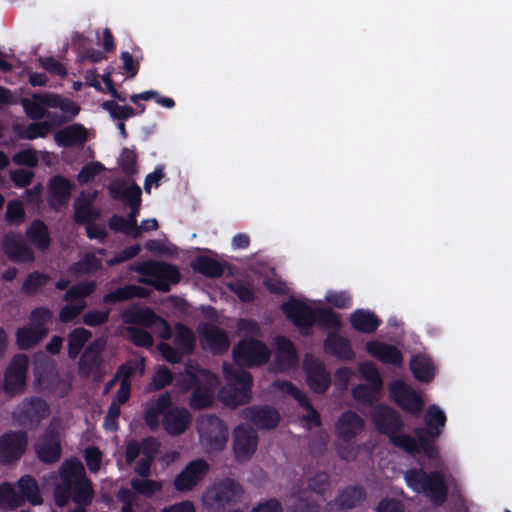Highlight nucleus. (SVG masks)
Returning <instances> with one entry per match:
<instances>
[{
	"mask_svg": "<svg viewBox=\"0 0 512 512\" xmlns=\"http://www.w3.org/2000/svg\"><path fill=\"white\" fill-rule=\"evenodd\" d=\"M54 502L63 508L70 500L75 504H91L94 496L92 482L79 460H67L59 469V482L54 487Z\"/></svg>",
	"mask_w": 512,
	"mask_h": 512,
	"instance_id": "obj_1",
	"label": "nucleus"
},
{
	"mask_svg": "<svg viewBox=\"0 0 512 512\" xmlns=\"http://www.w3.org/2000/svg\"><path fill=\"white\" fill-rule=\"evenodd\" d=\"M404 479L410 489L423 493L435 506H441L447 500L448 487L444 475L439 471L410 468L404 473Z\"/></svg>",
	"mask_w": 512,
	"mask_h": 512,
	"instance_id": "obj_2",
	"label": "nucleus"
},
{
	"mask_svg": "<svg viewBox=\"0 0 512 512\" xmlns=\"http://www.w3.org/2000/svg\"><path fill=\"white\" fill-rule=\"evenodd\" d=\"M223 372L228 383L218 392L220 401L230 408L247 404L251 399V373L240 368L234 369L226 363Z\"/></svg>",
	"mask_w": 512,
	"mask_h": 512,
	"instance_id": "obj_3",
	"label": "nucleus"
},
{
	"mask_svg": "<svg viewBox=\"0 0 512 512\" xmlns=\"http://www.w3.org/2000/svg\"><path fill=\"white\" fill-rule=\"evenodd\" d=\"M135 272L146 277L140 278L139 282L152 286L155 290L163 293L170 291L171 284L180 281L181 274L175 265L161 261H146L137 264L132 268Z\"/></svg>",
	"mask_w": 512,
	"mask_h": 512,
	"instance_id": "obj_4",
	"label": "nucleus"
},
{
	"mask_svg": "<svg viewBox=\"0 0 512 512\" xmlns=\"http://www.w3.org/2000/svg\"><path fill=\"white\" fill-rule=\"evenodd\" d=\"M173 345L166 342H160L157 350L163 359L170 364H179L184 357L194 354L197 345V339L193 330L182 322L174 325Z\"/></svg>",
	"mask_w": 512,
	"mask_h": 512,
	"instance_id": "obj_5",
	"label": "nucleus"
},
{
	"mask_svg": "<svg viewBox=\"0 0 512 512\" xmlns=\"http://www.w3.org/2000/svg\"><path fill=\"white\" fill-rule=\"evenodd\" d=\"M243 487L232 478H224L215 482L203 494V505L210 512H217L232 507L241 501Z\"/></svg>",
	"mask_w": 512,
	"mask_h": 512,
	"instance_id": "obj_6",
	"label": "nucleus"
},
{
	"mask_svg": "<svg viewBox=\"0 0 512 512\" xmlns=\"http://www.w3.org/2000/svg\"><path fill=\"white\" fill-rule=\"evenodd\" d=\"M379 433L386 435L389 442L403 450L407 454L416 455L422 453L419 438L404 432L403 418H371Z\"/></svg>",
	"mask_w": 512,
	"mask_h": 512,
	"instance_id": "obj_7",
	"label": "nucleus"
},
{
	"mask_svg": "<svg viewBox=\"0 0 512 512\" xmlns=\"http://www.w3.org/2000/svg\"><path fill=\"white\" fill-rule=\"evenodd\" d=\"M106 344V340L99 337L84 348L78 361V374L81 377L100 381L107 374L104 359Z\"/></svg>",
	"mask_w": 512,
	"mask_h": 512,
	"instance_id": "obj_8",
	"label": "nucleus"
},
{
	"mask_svg": "<svg viewBox=\"0 0 512 512\" xmlns=\"http://www.w3.org/2000/svg\"><path fill=\"white\" fill-rule=\"evenodd\" d=\"M197 430L201 445L207 453L224 450L229 430L222 418H198Z\"/></svg>",
	"mask_w": 512,
	"mask_h": 512,
	"instance_id": "obj_9",
	"label": "nucleus"
},
{
	"mask_svg": "<svg viewBox=\"0 0 512 512\" xmlns=\"http://www.w3.org/2000/svg\"><path fill=\"white\" fill-rule=\"evenodd\" d=\"M364 426V418H338L335 425L336 436L339 440L336 451L341 459L346 461L356 459L359 450L351 444V441L363 430Z\"/></svg>",
	"mask_w": 512,
	"mask_h": 512,
	"instance_id": "obj_10",
	"label": "nucleus"
},
{
	"mask_svg": "<svg viewBox=\"0 0 512 512\" xmlns=\"http://www.w3.org/2000/svg\"><path fill=\"white\" fill-rule=\"evenodd\" d=\"M234 361L239 366L258 367L268 362L270 358V350L260 340L255 338H245L234 346Z\"/></svg>",
	"mask_w": 512,
	"mask_h": 512,
	"instance_id": "obj_11",
	"label": "nucleus"
},
{
	"mask_svg": "<svg viewBox=\"0 0 512 512\" xmlns=\"http://www.w3.org/2000/svg\"><path fill=\"white\" fill-rule=\"evenodd\" d=\"M316 308L294 297H290L280 307L285 317L305 336L310 335L315 325Z\"/></svg>",
	"mask_w": 512,
	"mask_h": 512,
	"instance_id": "obj_12",
	"label": "nucleus"
},
{
	"mask_svg": "<svg viewBox=\"0 0 512 512\" xmlns=\"http://www.w3.org/2000/svg\"><path fill=\"white\" fill-rule=\"evenodd\" d=\"M424 419L426 420L425 427L416 428L415 436L419 438L423 455L429 460H436L440 455L436 439L440 436L447 418Z\"/></svg>",
	"mask_w": 512,
	"mask_h": 512,
	"instance_id": "obj_13",
	"label": "nucleus"
},
{
	"mask_svg": "<svg viewBox=\"0 0 512 512\" xmlns=\"http://www.w3.org/2000/svg\"><path fill=\"white\" fill-rule=\"evenodd\" d=\"M28 367L29 360L24 354H17L11 359L4 373L3 389L6 393L17 394L23 392Z\"/></svg>",
	"mask_w": 512,
	"mask_h": 512,
	"instance_id": "obj_14",
	"label": "nucleus"
},
{
	"mask_svg": "<svg viewBox=\"0 0 512 512\" xmlns=\"http://www.w3.org/2000/svg\"><path fill=\"white\" fill-rule=\"evenodd\" d=\"M389 391L391 398L399 407L414 416H419L424 402L417 391L401 380L393 381L390 384Z\"/></svg>",
	"mask_w": 512,
	"mask_h": 512,
	"instance_id": "obj_15",
	"label": "nucleus"
},
{
	"mask_svg": "<svg viewBox=\"0 0 512 512\" xmlns=\"http://www.w3.org/2000/svg\"><path fill=\"white\" fill-rule=\"evenodd\" d=\"M28 443L24 431H10L0 437V463L10 464L21 458Z\"/></svg>",
	"mask_w": 512,
	"mask_h": 512,
	"instance_id": "obj_16",
	"label": "nucleus"
},
{
	"mask_svg": "<svg viewBox=\"0 0 512 512\" xmlns=\"http://www.w3.org/2000/svg\"><path fill=\"white\" fill-rule=\"evenodd\" d=\"M59 418H53V421ZM37 457L45 463L57 462L61 456L60 434L52 422L35 444Z\"/></svg>",
	"mask_w": 512,
	"mask_h": 512,
	"instance_id": "obj_17",
	"label": "nucleus"
},
{
	"mask_svg": "<svg viewBox=\"0 0 512 512\" xmlns=\"http://www.w3.org/2000/svg\"><path fill=\"white\" fill-rule=\"evenodd\" d=\"M303 368L310 389L317 394H324L331 385V376L325 365L311 356L304 359Z\"/></svg>",
	"mask_w": 512,
	"mask_h": 512,
	"instance_id": "obj_18",
	"label": "nucleus"
},
{
	"mask_svg": "<svg viewBox=\"0 0 512 512\" xmlns=\"http://www.w3.org/2000/svg\"><path fill=\"white\" fill-rule=\"evenodd\" d=\"M1 245L4 254L15 263H28L35 259L33 250L19 233L7 232L3 236Z\"/></svg>",
	"mask_w": 512,
	"mask_h": 512,
	"instance_id": "obj_19",
	"label": "nucleus"
},
{
	"mask_svg": "<svg viewBox=\"0 0 512 512\" xmlns=\"http://www.w3.org/2000/svg\"><path fill=\"white\" fill-rule=\"evenodd\" d=\"M209 469L210 466L204 459H196L189 462L175 477V489L180 492L192 490L204 478Z\"/></svg>",
	"mask_w": 512,
	"mask_h": 512,
	"instance_id": "obj_20",
	"label": "nucleus"
},
{
	"mask_svg": "<svg viewBox=\"0 0 512 512\" xmlns=\"http://www.w3.org/2000/svg\"><path fill=\"white\" fill-rule=\"evenodd\" d=\"M258 435L252 428L238 425L233 431V451L238 461H247L255 453Z\"/></svg>",
	"mask_w": 512,
	"mask_h": 512,
	"instance_id": "obj_21",
	"label": "nucleus"
},
{
	"mask_svg": "<svg viewBox=\"0 0 512 512\" xmlns=\"http://www.w3.org/2000/svg\"><path fill=\"white\" fill-rule=\"evenodd\" d=\"M200 343L215 354H222L229 348L230 341L226 331L214 324L205 323L199 327Z\"/></svg>",
	"mask_w": 512,
	"mask_h": 512,
	"instance_id": "obj_22",
	"label": "nucleus"
},
{
	"mask_svg": "<svg viewBox=\"0 0 512 512\" xmlns=\"http://www.w3.org/2000/svg\"><path fill=\"white\" fill-rule=\"evenodd\" d=\"M75 185L66 177L62 175H54L48 182V204L55 210L59 211L60 208L66 205L71 197V192Z\"/></svg>",
	"mask_w": 512,
	"mask_h": 512,
	"instance_id": "obj_23",
	"label": "nucleus"
},
{
	"mask_svg": "<svg viewBox=\"0 0 512 512\" xmlns=\"http://www.w3.org/2000/svg\"><path fill=\"white\" fill-rule=\"evenodd\" d=\"M109 195L116 201H121L125 206L141 204L142 190L136 184L130 186L122 179L113 180L108 186Z\"/></svg>",
	"mask_w": 512,
	"mask_h": 512,
	"instance_id": "obj_24",
	"label": "nucleus"
},
{
	"mask_svg": "<svg viewBox=\"0 0 512 512\" xmlns=\"http://www.w3.org/2000/svg\"><path fill=\"white\" fill-rule=\"evenodd\" d=\"M323 349L326 354L339 360L352 361L355 358L350 341L337 332H328L323 342Z\"/></svg>",
	"mask_w": 512,
	"mask_h": 512,
	"instance_id": "obj_25",
	"label": "nucleus"
},
{
	"mask_svg": "<svg viewBox=\"0 0 512 512\" xmlns=\"http://www.w3.org/2000/svg\"><path fill=\"white\" fill-rule=\"evenodd\" d=\"M365 348L370 356L384 364L400 366L403 362L402 352L392 344L369 341L366 343Z\"/></svg>",
	"mask_w": 512,
	"mask_h": 512,
	"instance_id": "obj_26",
	"label": "nucleus"
},
{
	"mask_svg": "<svg viewBox=\"0 0 512 512\" xmlns=\"http://www.w3.org/2000/svg\"><path fill=\"white\" fill-rule=\"evenodd\" d=\"M301 421V424L309 430L313 428H319V430L315 433H311L308 448L309 452L313 456L322 455L329 441V434L326 430L321 429L322 426V418H298Z\"/></svg>",
	"mask_w": 512,
	"mask_h": 512,
	"instance_id": "obj_27",
	"label": "nucleus"
},
{
	"mask_svg": "<svg viewBox=\"0 0 512 512\" xmlns=\"http://www.w3.org/2000/svg\"><path fill=\"white\" fill-rule=\"evenodd\" d=\"M96 193L86 195L82 192L74 201V215L75 223L79 225H86L100 217V211L93 207V201Z\"/></svg>",
	"mask_w": 512,
	"mask_h": 512,
	"instance_id": "obj_28",
	"label": "nucleus"
},
{
	"mask_svg": "<svg viewBox=\"0 0 512 512\" xmlns=\"http://www.w3.org/2000/svg\"><path fill=\"white\" fill-rule=\"evenodd\" d=\"M122 320L128 325H139L145 328L157 326L159 316L150 307L132 306L121 314Z\"/></svg>",
	"mask_w": 512,
	"mask_h": 512,
	"instance_id": "obj_29",
	"label": "nucleus"
},
{
	"mask_svg": "<svg viewBox=\"0 0 512 512\" xmlns=\"http://www.w3.org/2000/svg\"><path fill=\"white\" fill-rule=\"evenodd\" d=\"M54 139L60 147L82 146L87 140V131L82 124L75 123L57 131Z\"/></svg>",
	"mask_w": 512,
	"mask_h": 512,
	"instance_id": "obj_30",
	"label": "nucleus"
},
{
	"mask_svg": "<svg viewBox=\"0 0 512 512\" xmlns=\"http://www.w3.org/2000/svg\"><path fill=\"white\" fill-rule=\"evenodd\" d=\"M351 327L365 334L374 333L382 324L381 319L372 311L357 309L349 317Z\"/></svg>",
	"mask_w": 512,
	"mask_h": 512,
	"instance_id": "obj_31",
	"label": "nucleus"
},
{
	"mask_svg": "<svg viewBox=\"0 0 512 512\" xmlns=\"http://www.w3.org/2000/svg\"><path fill=\"white\" fill-rule=\"evenodd\" d=\"M410 370L420 382L429 383L435 376V365L432 359L425 354H416L410 359Z\"/></svg>",
	"mask_w": 512,
	"mask_h": 512,
	"instance_id": "obj_32",
	"label": "nucleus"
},
{
	"mask_svg": "<svg viewBox=\"0 0 512 512\" xmlns=\"http://www.w3.org/2000/svg\"><path fill=\"white\" fill-rule=\"evenodd\" d=\"M150 295V290L134 284H127L118 287L103 296V302L106 304L126 301L133 298H146Z\"/></svg>",
	"mask_w": 512,
	"mask_h": 512,
	"instance_id": "obj_33",
	"label": "nucleus"
},
{
	"mask_svg": "<svg viewBox=\"0 0 512 512\" xmlns=\"http://www.w3.org/2000/svg\"><path fill=\"white\" fill-rule=\"evenodd\" d=\"M365 499L366 491L363 487L350 485L338 492L334 502L340 509H353L359 506Z\"/></svg>",
	"mask_w": 512,
	"mask_h": 512,
	"instance_id": "obj_34",
	"label": "nucleus"
},
{
	"mask_svg": "<svg viewBox=\"0 0 512 512\" xmlns=\"http://www.w3.org/2000/svg\"><path fill=\"white\" fill-rule=\"evenodd\" d=\"M48 332V328H35L33 325L27 324L18 328L16 332L17 345L22 350L30 349L45 338Z\"/></svg>",
	"mask_w": 512,
	"mask_h": 512,
	"instance_id": "obj_35",
	"label": "nucleus"
},
{
	"mask_svg": "<svg viewBox=\"0 0 512 512\" xmlns=\"http://www.w3.org/2000/svg\"><path fill=\"white\" fill-rule=\"evenodd\" d=\"M17 486L19 489L18 495L22 497V504L28 501L32 505H40L43 502L42 495L39 490L38 483L31 475L22 476Z\"/></svg>",
	"mask_w": 512,
	"mask_h": 512,
	"instance_id": "obj_36",
	"label": "nucleus"
},
{
	"mask_svg": "<svg viewBox=\"0 0 512 512\" xmlns=\"http://www.w3.org/2000/svg\"><path fill=\"white\" fill-rule=\"evenodd\" d=\"M26 236L38 249L42 251H45L50 247L51 239L48 227L42 220H33L26 230Z\"/></svg>",
	"mask_w": 512,
	"mask_h": 512,
	"instance_id": "obj_37",
	"label": "nucleus"
},
{
	"mask_svg": "<svg viewBox=\"0 0 512 512\" xmlns=\"http://www.w3.org/2000/svg\"><path fill=\"white\" fill-rule=\"evenodd\" d=\"M275 385L284 393L292 396L297 403L308 413L307 416H320L315 410L313 405L310 403L309 398L301 389L295 386L290 381H276Z\"/></svg>",
	"mask_w": 512,
	"mask_h": 512,
	"instance_id": "obj_38",
	"label": "nucleus"
},
{
	"mask_svg": "<svg viewBox=\"0 0 512 512\" xmlns=\"http://www.w3.org/2000/svg\"><path fill=\"white\" fill-rule=\"evenodd\" d=\"M171 404L170 393L164 392L151 404L143 416H191L185 408L177 410L176 414L169 412Z\"/></svg>",
	"mask_w": 512,
	"mask_h": 512,
	"instance_id": "obj_39",
	"label": "nucleus"
},
{
	"mask_svg": "<svg viewBox=\"0 0 512 512\" xmlns=\"http://www.w3.org/2000/svg\"><path fill=\"white\" fill-rule=\"evenodd\" d=\"M192 268L195 272L209 278H218L224 273L222 264L208 256L196 257L192 262Z\"/></svg>",
	"mask_w": 512,
	"mask_h": 512,
	"instance_id": "obj_40",
	"label": "nucleus"
},
{
	"mask_svg": "<svg viewBox=\"0 0 512 512\" xmlns=\"http://www.w3.org/2000/svg\"><path fill=\"white\" fill-rule=\"evenodd\" d=\"M51 130V125L48 122H33L22 127L21 125H14L13 132L20 139L34 140L37 138H45Z\"/></svg>",
	"mask_w": 512,
	"mask_h": 512,
	"instance_id": "obj_41",
	"label": "nucleus"
},
{
	"mask_svg": "<svg viewBox=\"0 0 512 512\" xmlns=\"http://www.w3.org/2000/svg\"><path fill=\"white\" fill-rule=\"evenodd\" d=\"M92 332L79 327L73 329L68 335V356L71 359L78 357L85 344L91 339Z\"/></svg>",
	"mask_w": 512,
	"mask_h": 512,
	"instance_id": "obj_42",
	"label": "nucleus"
},
{
	"mask_svg": "<svg viewBox=\"0 0 512 512\" xmlns=\"http://www.w3.org/2000/svg\"><path fill=\"white\" fill-rule=\"evenodd\" d=\"M214 403V392L208 386L197 385L189 398V406L194 410L209 408Z\"/></svg>",
	"mask_w": 512,
	"mask_h": 512,
	"instance_id": "obj_43",
	"label": "nucleus"
},
{
	"mask_svg": "<svg viewBox=\"0 0 512 512\" xmlns=\"http://www.w3.org/2000/svg\"><path fill=\"white\" fill-rule=\"evenodd\" d=\"M315 325L322 330H333L338 332L341 329V320L337 313L330 308H316Z\"/></svg>",
	"mask_w": 512,
	"mask_h": 512,
	"instance_id": "obj_44",
	"label": "nucleus"
},
{
	"mask_svg": "<svg viewBox=\"0 0 512 512\" xmlns=\"http://www.w3.org/2000/svg\"><path fill=\"white\" fill-rule=\"evenodd\" d=\"M102 267L101 259L97 258L94 253H86L82 259L73 263L69 270L74 275L91 274Z\"/></svg>",
	"mask_w": 512,
	"mask_h": 512,
	"instance_id": "obj_45",
	"label": "nucleus"
},
{
	"mask_svg": "<svg viewBox=\"0 0 512 512\" xmlns=\"http://www.w3.org/2000/svg\"><path fill=\"white\" fill-rule=\"evenodd\" d=\"M381 389H376L371 384H358L352 388V397L363 405L371 406L377 399V395Z\"/></svg>",
	"mask_w": 512,
	"mask_h": 512,
	"instance_id": "obj_46",
	"label": "nucleus"
},
{
	"mask_svg": "<svg viewBox=\"0 0 512 512\" xmlns=\"http://www.w3.org/2000/svg\"><path fill=\"white\" fill-rule=\"evenodd\" d=\"M21 505L22 497L18 495L13 486L8 482L0 484V507L15 509Z\"/></svg>",
	"mask_w": 512,
	"mask_h": 512,
	"instance_id": "obj_47",
	"label": "nucleus"
},
{
	"mask_svg": "<svg viewBox=\"0 0 512 512\" xmlns=\"http://www.w3.org/2000/svg\"><path fill=\"white\" fill-rule=\"evenodd\" d=\"M50 280L49 275L38 271L28 274L25 278L21 290L26 295H34L38 290L45 286Z\"/></svg>",
	"mask_w": 512,
	"mask_h": 512,
	"instance_id": "obj_48",
	"label": "nucleus"
},
{
	"mask_svg": "<svg viewBox=\"0 0 512 512\" xmlns=\"http://www.w3.org/2000/svg\"><path fill=\"white\" fill-rule=\"evenodd\" d=\"M48 412V404L40 397H31L22 403V416H47Z\"/></svg>",
	"mask_w": 512,
	"mask_h": 512,
	"instance_id": "obj_49",
	"label": "nucleus"
},
{
	"mask_svg": "<svg viewBox=\"0 0 512 512\" xmlns=\"http://www.w3.org/2000/svg\"><path fill=\"white\" fill-rule=\"evenodd\" d=\"M96 289V283L93 280L82 281L71 286L64 295L65 301H73L85 298L91 295Z\"/></svg>",
	"mask_w": 512,
	"mask_h": 512,
	"instance_id": "obj_50",
	"label": "nucleus"
},
{
	"mask_svg": "<svg viewBox=\"0 0 512 512\" xmlns=\"http://www.w3.org/2000/svg\"><path fill=\"white\" fill-rule=\"evenodd\" d=\"M130 100L134 104H138V100H142V101L154 100L156 103H158L159 105H161L165 108L172 109L173 107H175V101L172 98L162 96V95H160L159 92H157L155 90H148V91H143L138 94H133L130 97Z\"/></svg>",
	"mask_w": 512,
	"mask_h": 512,
	"instance_id": "obj_51",
	"label": "nucleus"
},
{
	"mask_svg": "<svg viewBox=\"0 0 512 512\" xmlns=\"http://www.w3.org/2000/svg\"><path fill=\"white\" fill-rule=\"evenodd\" d=\"M118 164L125 175H135L138 171L136 152L129 148H123L118 159Z\"/></svg>",
	"mask_w": 512,
	"mask_h": 512,
	"instance_id": "obj_52",
	"label": "nucleus"
},
{
	"mask_svg": "<svg viewBox=\"0 0 512 512\" xmlns=\"http://www.w3.org/2000/svg\"><path fill=\"white\" fill-rule=\"evenodd\" d=\"M131 487L136 493L145 497H151L161 490L162 485L155 480L134 478L131 480Z\"/></svg>",
	"mask_w": 512,
	"mask_h": 512,
	"instance_id": "obj_53",
	"label": "nucleus"
},
{
	"mask_svg": "<svg viewBox=\"0 0 512 512\" xmlns=\"http://www.w3.org/2000/svg\"><path fill=\"white\" fill-rule=\"evenodd\" d=\"M277 357L279 361L285 360L287 366H292L296 364L298 360L297 352L293 343L289 339L285 337H280L278 339Z\"/></svg>",
	"mask_w": 512,
	"mask_h": 512,
	"instance_id": "obj_54",
	"label": "nucleus"
},
{
	"mask_svg": "<svg viewBox=\"0 0 512 512\" xmlns=\"http://www.w3.org/2000/svg\"><path fill=\"white\" fill-rule=\"evenodd\" d=\"M104 110L108 111L112 118L120 121L127 120L136 115V110L130 106H122L113 100L105 101L102 104Z\"/></svg>",
	"mask_w": 512,
	"mask_h": 512,
	"instance_id": "obj_55",
	"label": "nucleus"
},
{
	"mask_svg": "<svg viewBox=\"0 0 512 512\" xmlns=\"http://www.w3.org/2000/svg\"><path fill=\"white\" fill-rule=\"evenodd\" d=\"M5 220L10 225H20L25 220L23 203L20 200H11L7 203Z\"/></svg>",
	"mask_w": 512,
	"mask_h": 512,
	"instance_id": "obj_56",
	"label": "nucleus"
},
{
	"mask_svg": "<svg viewBox=\"0 0 512 512\" xmlns=\"http://www.w3.org/2000/svg\"><path fill=\"white\" fill-rule=\"evenodd\" d=\"M127 333L131 342L137 347L150 348L154 344L153 336L145 329L129 326Z\"/></svg>",
	"mask_w": 512,
	"mask_h": 512,
	"instance_id": "obj_57",
	"label": "nucleus"
},
{
	"mask_svg": "<svg viewBox=\"0 0 512 512\" xmlns=\"http://www.w3.org/2000/svg\"><path fill=\"white\" fill-rule=\"evenodd\" d=\"M52 311L44 306L34 308L29 315L30 325L35 328H47V324L52 321Z\"/></svg>",
	"mask_w": 512,
	"mask_h": 512,
	"instance_id": "obj_58",
	"label": "nucleus"
},
{
	"mask_svg": "<svg viewBox=\"0 0 512 512\" xmlns=\"http://www.w3.org/2000/svg\"><path fill=\"white\" fill-rule=\"evenodd\" d=\"M359 373L368 383L374 385L376 389H381L383 382L379 371L374 364L370 362L361 363L358 367Z\"/></svg>",
	"mask_w": 512,
	"mask_h": 512,
	"instance_id": "obj_59",
	"label": "nucleus"
},
{
	"mask_svg": "<svg viewBox=\"0 0 512 512\" xmlns=\"http://www.w3.org/2000/svg\"><path fill=\"white\" fill-rule=\"evenodd\" d=\"M192 418H162L164 429L169 435L178 436L185 432Z\"/></svg>",
	"mask_w": 512,
	"mask_h": 512,
	"instance_id": "obj_60",
	"label": "nucleus"
},
{
	"mask_svg": "<svg viewBox=\"0 0 512 512\" xmlns=\"http://www.w3.org/2000/svg\"><path fill=\"white\" fill-rule=\"evenodd\" d=\"M105 170V167L100 162H90L85 164L77 175L79 184H87L94 179L95 176Z\"/></svg>",
	"mask_w": 512,
	"mask_h": 512,
	"instance_id": "obj_61",
	"label": "nucleus"
},
{
	"mask_svg": "<svg viewBox=\"0 0 512 512\" xmlns=\"http://www.w3.org/2000/svg\"><path fill=\"white\" fill-rule=\"evenodd\" d=\"M12 161L19 166L35 168L38 165V156L33 148L23 149L12 156Z\"/></svg>",
	"mask_w": 512,
	"mask_h": 512,
	"instance_id": "obj_62",
	"label": "nucleus"
},
{
	"mask_svg": "<svg viewBox=\"0 0 512 512\" xmlns=\"http://www.w3.org/2000/svg\"><path fill=\"white\" fill-rule=\"evenodd\" d=\"M329 487L330 476L326 471L317 472L308 480V488L317 494H324Z\"/></svg>",
	"mask_w": 512,
	"mask_h": 512,
	"instance_id": "obj_63",
	"label": "nucleus"
},
{
	"mask_svg": "<svg viewBox=\"0 0 512 512\" xmlns=\"http://www.w3.org/2000/svg\"><path fill=\"white\" fill-rule=\"evenodd\" d=\"M20 103L26 115L32 120H39L45 117V109L42 103L28 98H22Z\"/></svg>",
	"mask_w": 512,
	"mask_h": 512,
	"instance_id": "obj_64",
	"label": "nucleus"
}]
</instances>
